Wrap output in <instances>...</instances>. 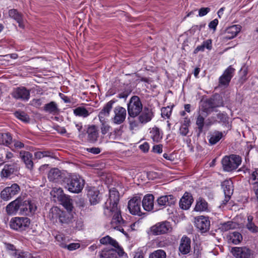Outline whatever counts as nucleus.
Returning <instances> with one entry per match:
<instances>
[{
  "label": "nucleus",
  "mask_w": 258,
  "mask_h": 258,
  "mask_svg": "<svg viewBox=\"0 0 258 258\" xmlns=\"http://www.w3.org/2000/svg\"><path fill=\"white\" fill-rule=\"evenodd\" d=\"M119 193L114 187L109 189V197L103 206L104 214L107 217H112L111 227L124 233L123 227L125 222L123 220L121 211L118 207Z\"/></svg>",
  "instance_id": "nucleus-1"
},
{
  "label": "nucleus",
  "mask_w": 258,
  "mask_h": 258,
  "mask_svg": "<svg viewBox=\"0 0 258 258\" xmlns=\"http://www.w3.org/2000/svg\"><path fill=\"white\" fill-rule=\"evenodd\" d=\"M36 209L35 202L22 196H19L6 207V212L10 216L16 215L17 214L31 216L35 213Z\"/></svg>",
  "instance_id": "nucleus-2"
},
{
  "label": "nucleus",
  "mask_w": 258,
  "mask_h": 258,
  "mask_svg": "<svg viewBox=\"0 0 258 258\" xmlns=\"http://www.w3.org/2000/svg\"><path fill=\"white\" fill-rule=\"evenodd\" d=\"M64 187L70 192L78 194L82 190L85 184L84 180L79 175H67L65 179Z\"/></svg>",
  "instance_id": "nucleus-3"
},
{
  "label": "nucleus",
  "mask_w": 258,
  "mask_h": 258,
  "mask_svg": "<svg viewBox=\"0 0 258 258\" xmlns=\"http://www.w3.org/2000/svg\"><path fill=\"white\" fill-rule=\"evenodd\" d=\"M31 221L30 219L25 217H15L11 218L9 222L11 229L23 232L30 229Z\"/></svg>",
  "instance_id": "nucleus-4"
},
{
  "label": "nucleus",
  "mask_w": 258,
  "mask_h": 258,
  "mask_svg": "<svg viewBox=\"0 0 258 258\" xmlns=\"http://www.w3.org/2000/svg\"><path fill=\"white\" fill-rule=\"evenodd\" d=\"M50 218L56 221L58 219L59 221L62 224H70L72 222L73 215L69 212L61 211L58 208H51L49 215Z\"/></svg>",
  "instance_id": "nucleus-5"
},
{
  "label": "nucleus",
  "mask_w": 258,
  "mask_h": 258,
  "mask_svg": "<svg viewBox=\"0 0 258 258\" xmlns=\"http://www.w3.org/2000/svg\"><path fill=\"white\" fill-rule=\"evenodd\" d=\"M241 159L235 155L224 157L222 160L223 169L225 171L229 172L236 169L241 164Z\"/></svg>",
  "instance_id": "nucleus-6"
},
{
  "label": "nucleus",
  "mask_w": 258,
  "mask_h": 258,
  "mask_svg": "<svg viewBox=\"0 0 258 258\" xmlns=\"http://www.w3.org/2000/svg\"><path fill=\"white\" fill-rule=\"evenodd\" d=\"M143 109V105L140 98L137 96H133L127 104L128 115L133 117L138 115Z\"/></svg>",
  "instance_id": "nucleus-7"
},
{
  "label": "nucleus",
  "mask_w": 258,
  "mask_h": 258,
  "mask_svg": "<svg viewBox=\"0 0 258 258\" xmlns=\"http://www.w3.org/2000/svg\"><path fill=\"white\" fill-rule=\"evenodd\" d=\"M20 191V187L17 183H13L10 186L6 187L1 192V198L6 201L11 200Z\"/></svg>",
  "instance_id": "nucleus-8"
},
{
  "label": "nucleus",
  "mask_w": 258,
  "mask_h": 258,
  "mask_svg": "<svg viewBox=\"0 0 258 258\" xmlns=\"http://www.w3.org/2000/svg\"><path fill=\"white\" fill-rule=\"evenodd\" d=\"M67 174L57 168L51 169L48 173V178L51 181L62 184L67 178Z\"/></svg>",
  "instance_id": "nucleus-9"
},
{
  "label": "nucleus",
  "mask_w": 258,
  "mask_h": 258,
  "mask_svg": "<svg viewBox=\"0 0 258 258\" xmlns=\"http://www.w3.org/2000/svg\"><path fill=\"white\" fill-rule=\"evenodd\" d=\"M141 199L138 196L134 197L128 201V209L132 215H141Z\"/></svg>",
  "instance_id": "nucleus-10"
},
{
  "label": "nucleus",
  "mask_w": 258,
  "mask_h": 258,
  "mask_svg": "<svg viewBox=\"0 0 258 258\" xmlns=\"http://www.w3.org/2000/svg\"><path fill=\"white\" fill-rule=\"evenodd\" d=\"M171 226L169 222L164 221L158 223L151 228V232L155 235L166 233L171 231Z\"/></svg>",
  "instance_id": "nucleus-11"
},
{
  "label": "nucleus",
  "mask_w": 258,
  "mask_h": 258,
  "mask_svg": "<svg viewBox=\"0 0 258 258\" xmlns=\"http://www.w3.org/2000/svg\"><path fill=\"white\" fill-rule=\"evenodd\" d=\"M235 258H253V252L246 247H235L232 249Z\"/></svg>",
  "instance_id": "nucleus-12"
},
{
  "label": "nucleus",
  "mask_w": 258,
  "mask_h": 258,
  "mask_svg": "<svg viewBox=\"0 0 258 258\" xmlns=\"http://www.w3.org/2000/svg\"><path fill=\"white\" fill-rule=\"evenodd\" d=\"M114 117L112 118V122L115 124L122 123L126 118V109L121 106H116L114 109Z\"/></svg>",
  "instance_id": "nucleus-13"
},
{
  "label": "nucleus",
  "mask_w": 258,
  "mask_h": 258,
  "mask_svg": "<svg viewBox=\"0 0 258 258\" xmlns=\"http://www.w3.org/2000/svg\"><path fill=\"white\" fill-rule=\"evenodd\" d=\"M195 226L202 233L207 231L210 228V222L208 217L201 216L195 218Z\"/></svg>",
  "instance_id": "nucleus-14"
},
{
  "label": "nucleus",
  "mask_w": 258,
  "mask_h": 258,
  "mask_svg": "<svg viewBox=\"0 0 258 258\" xmlns=\"http://www.w3.org/2000/svg\"><path fill=\"white\" fill-rule=\"evenodd\" d=\"M12 96L17 99L28 101L30 98V91L25 87H18L14 90Z\"/></svg>",
  "instance_id": "nucleus-15"
},
{
  "label": "nucleus",
  "mask_w": 258,
  "mask_h": 258,
  "mask_svg": "<svg viewBox=\"0 0 258 258\" xmlns=\"http://www.w3.org/2000/svg\"><path fill=\"white\" fill-rule=\"evenodd\" d=\"M235 69L231 66H229L224 72L223 75L219 78V83L221 86H227L231 80Z\"/></svg>",
  "instance_id": "nucleus-16"
},
{
  "label": "nucleus",
  "mask_w": 258,
  "mask_h": 258,
  "mask_svg": "<svg viewBox=\"0 0 258 258\" xmlns=\"http://www.w3.org/2000/svg\"><path fill=\"white\" fill-rule=\"evenodd\" d=\"M140 113L138 118L140 122L142 124H145L150 121L154 116L152 109L146 107L142 109Z\"/></svg>",
  "instance_id": "nucleus-17"
},
{
  "label": "nucleus",
  "mask_w": 258,
  "mask_h": 258,
  "mask_svg": "<svg viewBox=\"0 0 258 258\" xmlns=\"http://www.w3.org/2000/svg\"><path fill=\"white\" fill-rule=\"evenodd\" d=\"M9 17L16 21L21 28H25V20L23 15L16 9H11L8 12Z\"/></svg>",
  "instance_id": "nucleus-18"
},
{
  "label": "nucleus",
  "mask_w": 258,
  "mask_h": 258,
  "mask_svg": "<svg viewBox=\"0 0 258 258\" xmlns=\"http://www.w3.org/2000/svg\"><path fill=\"white\" fill-rule=\"evenodd\" d=\"M87 196L91 205H96L100 201L99 191L94 187L88 189Z\"/></svg>",
  "instance_id": "nucleus-19"
},
{
  "label": "nucleus",
  "mask_w": 258,
  "mask_h": 258,
  "mask_svg": "<svg viewBox=\"0 0 258 258\" xmlns=\"http://www.w3.org/2000/svg\"><path fill=\"white\" fill-rule=\"evenodd\" d=\"M114 103L115 101L110 100L104 106L103 109L99 112L98 117L100 122L106 121V117L109 116L110 112Z\"/></svg>",
  "instance_id": "nucleus-20"
},
{
  "label": "nucleus",
  "mask_w": 258,
  "mask_h": 258,
  "mask_svg": "<svg viewBox=\"0 0 258 258\" xmlns=\"http://www.w3.org/2000/svg\"><path fill=\"white\" fill-rule=\"evenodd\" d=\"M223 105V103L220 102L219 104H216L213 99H209L202 103L201 107V111L205 112L208 114L212 109L215 107H219Z\"/></svg>",
  "instance_id": "nucleus-21"
},
{
  "label": "nucleus",
  "mask_w": 258,
  "mask_h": 258,
  "mask_svg": "<svg viewBox=\"0 0 258 258\" xmlns=\"http://www.w3.org/2000/svg\"><path fill=\"white\" fill-rule=\"evenodd\" d=\"M154 196L151 194H148L144 196L142 201V206L146 211H151L154 208Z\"/></svg>",
  "instance_id": "nucleus-22"
},
{
  "label": "nucleus",
  "mask_w": 258,
  "mask_h": 258,
  "mask_svg": "<svg viewBox=\"0 0 258 258\" xmlns=\"http://www.w3.org/2000/svg\"><path fill=\"white\" fill-rule=\"evenodd\" d=\"M20 156L24 162L26 167L30 170L32 169L33 167L32 154L29 152L21 151Z\"/></svg>",
  "instance_id": "nucleus-23"
},
{
  "label": "nucleus",
  "mask_w": 258,
  "mask_h": 258,
  "mask_svg": "<svg viewBox=\"0 0 258 258\" xmlns=\"http://www.w3.org/2000/svg\"><path fill=\"white\" fill-rule=\"evenodd\" d=\"M192 202L193 198L191 195L189 193L185 192L180 199L179 205L181 209L187 210L190 208Z\"/></svg>",
  "instance_id": "nucleus-24"
},
{
  "label": "nucleus",
  "mask_w": 258,
  "mask_h": 258,
  "mask_svg": "<svg viewBox=\"0 0 258 258\" xmlns=\"http://www.w3.org/2000/svg\"><path fill=\"white\" fill-rule=\"evenodd\" d=\"M157 201L159 206L165 207L167 205L174 204L175 202V199L173 196L169 195L159 197Z\"/></svg>",
  "instance_id": "nucleus-25"
},
{
  "label": "nucleus",
  "mask_w": 258,
  "mask_h": 258,
  "mask_svg": "<svg viewBox=\"0 0 258 258\" xmlns=\"http://www.w3.org/2000/svg\"><path fill=\"white\" fill-rule=\"evenodd\" d=\"M179 250L183 254L188 253L190 250V239L186 236L182 237L179 247Z\"/></svg>",
  "instance_id": "nucleus-26"
},
{
  "label": "nucleus",
  "mask_w": 258,
  "mask_h": 258,
  "mask_svg": "<svg viewBox=\"0 0 258 258\" xmlns=\"http://www.w3.org/2000/svg\"><path fill=\"white\" fill-rule=\"evenodd\" d=\"M241 30V26L234 25L228 27L226 30V38L231 39L236 37Z\"/></svg>",
  "instance_id": "nucleus-27"
},
{
  "label": "nucleus",
  "mask_w": 258,
  "mask_h": 258,
  "mask_svg": "<svg viewBox=\"0 0 258 258\" xmlns=\"http://www.w3.org/2000/svg\"><path fill=\"white\" fill-rule=\"evenodd\" d=\"M44 110L53 115L58 114L59 112V109L57 104L54 101L46 104L44 106Z\"/></svg>",
  "instance_id": "nucleus-28"
},
{
  "label": "nucleus",
  "mask_w": 258,
  "mask_h": 258,
  "mask_svg": "<svg viewBox=\"0 0 258 258\" xmlns=\"http://www.w3.org/2000/svg\"><path fill=\"white\" fill-rule=\"evenodd\" d=\"M88 138L90 142L94 143L96 142L98 137L97 127L94 125L88 127L87 130Z\"/></svg>",
  "instance_id": "nucleus-29"
},
{
  "label": "nucleus",
  "mask_w": 258,
  "mask_h": 258,
  "mask_svg": "<svg viewBox=\"0 0 258 258\" xmlns=\"http://www.w3.org/2000/svg\"><path fill=\"white\" fill-rule=\"evenodd\" d=\"M225 132H221L215 131L210 134L209 136V142L211 145H215L225 135Z\"/></svg>",
  "instance_id": "nucleus-30"
},
{
  "label": "nucleus",
  "mask_w": 258,
  "mask_h": 258,
  "mask_svg": "<svg viewBox=\"0 0 258 258\" xmlns=\"http://www.w3.org/2000/svg\"><path fill=\"white\" fill-rule=\"evenodd\" d=\"M15 170V165L14 164H6L1 171V176L2 177H8L14 172Z\"/></svg>",
  "instance_id": "nucleus-31"
},
{
  "label": "nucleus",
  "mask_w": 258,
  "mask_h": 258,
  "mask_svg": "<svg viewBox=\"0 0 258 258\" xmlns=\"http://www.w3.org/2000/svg\"><path fill=\"white\" fill-rule=\"evenodd\" d=\"M211 50L212 49V41L211 39H207L203 41L202 44L198 46L194 50V53L196 54L199 51H204L205 49Z\"/></svg>",
  "instance_id": "nucleus-32"
},
{
  "label": "nucleus",
  "mask_w": 258,
  "mask_h": 258,
  "mask_svg": "<svg viewBox=\"0 0 258 258\" xmlns=\"http://www.w3.org/2000/svg\"><path fill=\"white\" fill-rule=\"evenodd\" d=\"M181 123L179 133L183 136H186L189 132L188 127L190 124V120L188 118L185 117Z\"/></svg>",
  "instance_id": "nucleus-33"
},
{
  "label": "nucleus",
  "mask_w": 258,
  "mask_h": 258,
  "mask_svg": "<svg viewBox=\"0 0 258 258\" xmlns=\"http://www.w3.org/2000/svg\"><path fill=\"white\" fill-rule=\"evenodd\" d=\"M225 195H232L233 192V183L231 180H226L222 183Z\"/></svg>",
  "instance_id": "nucleus-34"
},
{
  "label": "nucleus",
  "mask_w": 258,
  "mask_h": 258,
  "mask_svg": "<svg viewBox=\"0 0 258 258\" xmlns=\"http://www.w3.org/2000/svg\"><path fill=\"white\" fill-rule=\"evenodd\" d=\"M228 239L229 243L237 244L242 240V236L240 233L234 231L229 234Z\"/></svg>",
  "instance_id": "nucleus-35"
},
{
  "label": "nucleus",
  "mask_w": 258,
  "mask_h": 258,
  "mask_svg": "<svg viewBox=\"0 0 258 258\" xmlns=\"http://www.w3.org/2000/svg\"><path fill=\"white\" fill-rule=\"evenodd\" d=\"M150 136L153 141L155 142H159L162 138V134L159 129L157 127H153L151 129Z\"/></svg>",
  "instance_id": "nucleus-36"
},
{
  "label": "nucleus",
  "mask_w": 258,
  "mask_h": 258,
  "mask_svg": "<svg viewBox=\"0 0 258 258\" xmlns=\"http://www.w3.org/2000/svg\"><path fill=\"white\" fill-rule=\"evenodd\" d=\"M207 210L208 203L207 202L201 198H199L197 201L195 210L197 212H203Z\"/></svg>",
  "instance_id": "nucleus-37"
},
{
  "label": "nucleus",
  "mask_w": 258,
  "mask_h": 258,
  "mask_svg": "<svg viewBox=\"0 0 258 258\" xmlns=\"http://www.w3.org/2000/svg\"><path fill=\"white\" fill-rule=\"evenodd\" d=\"M50 194L54 198H56L58 201L67 196L63 193L62 189L59 187H53L50 192Z\"/></svg>",
  "instance_id": "nucleus-38"
},
{
  "label": "nucleus",
  "mask_w": 258,
  "mask_h": 258,
  "mask_svg": "<svg viewBox=\"0 0 258 258\" xmlns=\"http://www.w3.org/2000/svg\"><path fill=\"white\" fill-rule=\"evenodd\" d=\"M253 218L251 215L247 216V228L252 233H258V227L253 223Z\"/></svg>",
  "instance_id": "nucleus-39"
},
{
  "label": "nucleus",
  "mask_w": 258,
  "mask_h": 258,
  "mask_svg": "<svg viewBox=\"0 0 258 258\" xmlns=\"http://www.w3.org/2000/svg\"><path fill=\"white\" fill-rule=\"evenodd\" d=\"M74 113L76 116L86 117L90 114L88 110L84 107H78L74 110Z\"/></svg>",
  "instance_id": "nucleus-40"
},
{
  "label": "nucleus",
  "mask_w": 258,
  "mask_h": 258,
  "mask_svg": "<svg viewBox=\"0 0 258 258\" xmlns=\"http://www.w3.org/2000/svg\"><path fill=\"white\" fill-rule=\"evenodd\" d=\"M100 242L102 244H109L114 246V247H116L118 246V243L116 242V241L109 236H106L102 238L100 240Z\"/></svg>",
  "instance_id": "nucleus-41"
},
{
  "label": "nucleus",
  "mask_w": 258,
  "mask_h": 258,
  "mask_svg": "<svg viewBox=\"0 0 258 258\" xmlns=\"http://www.w3.org/2000/svg\"><path fill=\"white\" fill-rule=\"evenodd\" d=\"M13 258H31L32 256L28 252H25L20 250H15L11 253Z\"/></svg>",
  "instance_id": "nucleus-42"
},
{
  "label": "nucleus",
  "mask_w": 258,
  "mask_h": 258,
  "mask_svg": "<svg viewBox=\"0 0 258 258\" xmlns=\"http://www.w3.org/2000/svg\"><path fill=\"white\" fill-rule=\"evenodd\" d=\"M249 182L250 184H258V168L255 169L251 172L249 171Z\"/></svg>",
  "instance_id": "nucleus-43"
},
{
  "label": "nucleus",
  "mask_w": 258,
  "mask_h": 258,
  "mask_svg": "<svg viewBox=\"0 0 258 258\" xmlns=\"http://www.w3.org/2000/svg\"><path fill=\"white\" fill-rule=\"evenodd\" d=\"M2 144L9 146L12 142V138L9 133L0 134Z\"/></svg>",
  "instance_id": "nucleus-44"
},
{
  "label": "nucleus",
  "mask_w": 258,
  "mask_h": 258,
  "mask_svg": "<svg viewBox=\"0 0 258 258\" xmlns=\"http://www.w3.org/2000/svg\"><path fill=\"white\" fill-rule=\"evenodd\" d=\"M59 202H60V203L68 211L72 210L73 206L71 202V200L68 196H65Z\"/></svg>",
  "instance_id": "nucleus-45"
},
{
  "label": "nucleus",
  "mask_w": 258,
  "mask_h": 258,
  "mask_svg": "<svg viewBox=\"0 0 258 258\" xmlns=\"http://www.w3.org/2000/svg\"><path fill=\"white\" fill-rule=\"evenodd\" d=\"M166 252L162 249H158L151 253L149 258H166Z\"/></svg>",
  "instance_id": "nucleus-46"
},
{
  "label": "nucleus",
  "mask_w": 258,
  "mask_h": 258,
  "mask_svg": "<svg viewBox=\"0 0 258 258\" xmlns=\"http://www.w3.org/2000/svg\"><path fill=\"white\" fill-rule=\"evenodd\" d=\"M235 226V223L231 221H228L221 224L220 226V229L222 231H226L230 229L234 228Z\"/></svg>",
  "instance_id": "nucleus-47"
},
{
  "label": "nucleus",
  "mask_w": 258,
  "mask_h": 258,
  "mask_svg": "<svg viewBox=\"0 0 258 258\" xmlns=\"http://www.w3.org/2000/svg\"><path fill=\"white\" fill-rule=\"evenodd\" d=\"M72 226L78 230H82L84 226V222L82 218H78L77 220L72 221Z\"/></svg>",
  "instance_id": "nucleus-48"
},
{
  "label": "nucleus",
  "mask_w": 258,
  "mask_h": 258,
  "mask_svg": "<svg viewBox=\"0 0 258 258\" xmlns=\"http://www.w3.org/2000/svg\"><path fill=\"white\" fill-rule=\"evenodd\" d=\"M15 115L17 118L24 122H28L29 121L28 115L24 112L17 111L15 112Z\"/></svg>",
  "instance_id": "nucleus-49"
},
{
  "label": "nucleus",
  "mask_w": 258,
  "mask_h": 258,
  "mask_svg": "<svg viewBox=\"0 0 258 258\" xmlns=\"http://www.w3.org/2000/svg\"><path fill=\"white\" fill-rule=\"evenodd\" d=\"M101 122V132L102 135H106L110 130L111 127L107 123L106 121L100 122Z\"/></svg>",
  "instance_id": "nucleus-50"
},
{
  "label": "nucleus",
  "mask_w": 258,
  "mask_h": 258,
  "mask_svg": "<svg viewBox=\"0 0 258 258\" xmlns=\"http://www.w3.org/2000/svg\"><path fill=\"white\" fill-rule=\"evenodd\" d=\"M205 118L201 114L198 116L196 120V124L198 126V128L200 132L203 130L204 123Z\"/></svg>",
  "instance_id": "nucleus-51"
},
{
  "label": "nucleus",
  "mask_w": 258,
  "mask_h": 258,
  "mask_svg": "<svg viewBox=\"0 0 258 258\" xmlns=\"http://www.w3.org/2000/svg\"><path fill=\"white\" fill-rule=\"evenodd\" d=\"M171 113V110L169 107H163L161 109V115L163 117L168 118Z\"/></svg>",
  "instance_id": "nucleus-52"
},
{
  "label": "nucleus",
  "mask_w": 258,
  "mask_h": 258,
  "mask_svg": "<svg viewBox=\"0 0 258 258\" xmlns=\"http://www.w3.org/2000/svg\"><path fill=\"white\" fill-rule=\"evenodd\" d=\"M219 122H226L228 120V116L226 113H219L217 114Z\"/></svg>",
  "instance_id": "nucleus-53"
},
{
  "label": "nucleus",
  "mask_w": 258,
  "mask_h": 258,
  "mask_svg": "<svg viewBox=\"0 0 258 258\" xmlns=\"http://www.w3.org/2000/svg\"><path fill=\"white\" fill-rule=\"evenodd\" d=\"M105 254L107 258H117V251L114 249L109 250Z\"/></svg>",
  "instance_id": "nucleus-54"
},
{
  "label": "nucleus",
  "mask_w": 258,
  "mask_h": 258,
  "mask_svg": "<svg viewBox=\"0 0 258 258\" xmlns=\"http://www.w3.org/2000/svg\"><path fill=\"white\" fill-rule=\"evenodd\" d=\"M210 11V9L209 8H202L199 11V16L200 17H203L206 15Z\"/></svg>",
  "instance_id": "nucleus-55"
},
{
  "label": "nucleus",
  "mask_w": 258,
  "mask_h": 258,
  "mask_svg": "<svg viewBox=\"0 0 258 258\" xmlns=\"http://www.w3.org/2000/svg\"><path fill=\"white\" fill-rule=\"evenodd\" d=\"M64 247H67L70 250H73L78 248L80 247V244L78 243H72L68 245H65Z\"/></svg>",
  "instance_id": "nucleus-56"
},
{
  "label": "nucleus",
  "mask_w": 258,
  "mask_h": 258,
  "mask_svg": "<svg viewBox=\"0 0 258 258\" xmlns=\"http://www.w3.org/2000/svg\"><path fill=\"white\" fill-rule=\"evenodd\" d=\"M144 251L141 249H138L135 252L134 258H144Z\"/></svg>",
  "instance_id": "nucleus-57"
},
{
  "label": "nucleus",
  "mask_w": 258,
  "mask_h": 258,
  "mask_svg": "<svg viewBox=\"0 0 258 258\" xmlns=\"http://www.w3.org/2000/svg\"><path fill=\"white\" fill-rule=\"evenodd\" d=\"M218 24V20L216 19L213 20L209 24V27L210 29H213L214 31L216 30L217 26Z\"/></svg>",
  "instance_id": "nucleus-58"
},
{
  "label": "nucleus",
  "mask_w": 258,
  "mask_h": 258,
  "mask_svg": "<svg viewBox=\"0 0 258 258\" xmlns=\"http://www.w3.org/2000/svg\"><path fill=\"white\" fill-rule=\"evenodd\" d=\"M44 157H49L50 158H54L55 156L53 153L50 150H43Z\"/></svg>",
  "instance_id": "nucleus-59"
},
{
  "label": "nucleus",
  "mask_w": 258,
  "mask_h": 258,
  "mask_svg": "<svg viewBox=\"0 0 258 258\" xmlns=\"http://www.w3.org/2000/svg\"><path fill=\"white\" fill-rule=\"evenodd\" d=\"M140 149L144 152H146L149 150V145L148 143L145 142L140 146Z\"/></svg>",
  "instance_id": "nucleus-60"
},
{
  "label": "nucleus",
  "mask_w": 258,
  "mask_h": 258,
  "mask_svg": "<svg viewBox=\"0 0 258 258\" xmlns=\"http://www.w3.org/2000/svg\"><path fill=\"white\" fill-rule=\"evenodd\" d=\"M14 146L16 149H21L24 147V145L22 142L19 141H14Z\"/></svg>",
  "instance_id": "nucleus-61"
},
{
  "label": "nucleus",
  "mask_w": 258,
  "mask_h": 258,
  "mask_svg": "<svg viewBox=\"0 0 258 258\" xmlns=\"http://www.w3.org/2000/svg\"><path fill=\"white\" fill-rule=\"evenodd\" d=\"M153 150L155 153H161L162 152V146L161 145L154 146L153 148Z\"/></svg>",
  "instance_id": "nucleus-62"
},
{
  "label": "nucleus",
  "mask_w": 258,
  "mask_h": 258,
  "mask_svg": "<svg viewBox=\"0 0 258 258\" xmlns=\"http://www.w3.org/2000/svg\"><path fill=\"white\" fill-rule=\"evenodd\" d=\"M118 246V245L116 247L117 248V249H115L117 251V256L118 255L119 256H126V254L124 253L123 249L119 247Z\"/></svg>",
  "instance_id": "nucleus-63"
},
{
  "label": "nucleus",
  "mask_w": 258,
  "mask_h": 258,
  "mask_svg": "<svg viewBox=\"0 0 258 258\" xmlns=\"http://www.w3.org/2000/svg\"><path fill=\"white\" fill-rule=\"evenodd\" d=\"M253 190L254 193L255 197L258 201V184H255L253 186Z\"/></svg>",
  "instance_id": "nucleus-64"
}]
</instances>
